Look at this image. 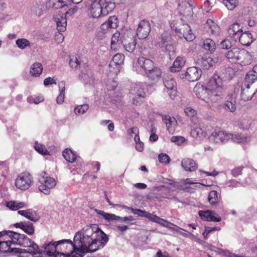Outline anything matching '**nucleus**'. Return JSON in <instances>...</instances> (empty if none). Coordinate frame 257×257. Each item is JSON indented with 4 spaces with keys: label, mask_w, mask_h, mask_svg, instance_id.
Returning <instances> with one entry per match:
<instances>
[{
    "label": "nucleus",
    "mask_w": 257,
    "mask_h": 257,
    "mask_svg": "<svg viewBox=\"0 0 257 257\" xmlns=\"http://www.w3.org/2000/svg\"><path fill=\"white\" fill-rule=\"evenodd\" d=\"M47 10V7L44 1H36L33 3L31 11L34 15L40 17L43 15Z\"/></svg>",
    "instance_id": "nucleus-18"
},
{
    "label": "nucleus",
    "mask_w": 257,
    "mask_h": 257,
    "mask_svg": "<svg viewBox=\"0 0 257 257\" xmlns=\"http://www.w3.org/2000/svg\"><path fill=\"white\" fill-rule=\"evenodd\" d=\"M35 149L40 154L43 155H49V152L46 149L45 146L38 142H36L34 146Z\"/></svg>",
    "instance_id": "nucleus-49"
},
{
    "label": "nucleus",
    "mask_w": 257,
    "mask_h": 257,
    "mask_svg": "<svg viewBox=\"0 0 257 257\" xmlns=\"http://www.w3.org/2000/svg\"><path fill=\"white\" fill-rule=\"evenodd\" d=\"M184 112L189 117H192L196 114V111L191 107H186L184 108Z\"/></svg>",
    "instance_id": "nucleus-59"
},
{
    "label": "nucleus",
    "mask_w": 257,
    "mask_h": 257,
    "mask_svg": "<svg viewBox=\"0 0 257 257\" xmlns=\"http://www.w3.org/2000/svg\"><path fill=\"white\" fill-rule=\"evenodd\" d=\"M252 84L251 83H246V80H245L244 86H242L241 89V97L242 100L244 101L250 100L255 94V92H257V89L254 91H250V84Z\"/></svg>",
    "instance_id": "nucleus-24"
},
{
    "label": "nucleus",
    "mask_w": 257,
    "mask_h": 257,
    "mask_svg": "<svg viewBox=\"0 0 257 257\" xmlns=\"http://www.w3.org/2000/svg\"><path fill=\"white\" fill-rule=\"evenodd\" d=\"M124 56L123 54L118 53L115 54L109 64L110 71L116 73L119 70V66L123 64Z\"/></svg>",
    "instance_id": "nucleus-16"
},
{
    "label": "nucleus",
    "mask_w": 257,
    "mask_h": 257,
    "mask_svg": "<svg viewBox=\"0 0 257 257\" xmlns=\"http://www.w3.org/2000/svg\"><path fill=\"white\" fill-rule=\"evenodd\" d=\"M111 29H115L118 25V20L115 16L109 17L108 20L106 21Z\"/></svg>",
    "instance_id": "nucleus-53"
},
{
    "label": "nucleus",
    "mask_w": 257,
    "mask_h": 257,
    "mask_svg": "<svg viewBox=\"0 0 257 257\" xmlns=\"http://www.w3.org/2000/svg\"><path fill=\"white\" fill-rule=\"evenodd\" d=\"M206 133L200 127H196L191 132V136L196 139H202L205 137Z\"/></svg>",
    "instance_id": "nucleus-42"
},
{
    "label": "nucleus",
    "mask_w": 257,
    "mask_h": 257,
    "mask_svg": "<svg viewBox=\"0 0 257 257\" xmlns=\"http://www.w3.org/2000/svg\"><path fill=\"white\" fill-rule=\"evenodd\" d=\"M14 226L19 228L29 235H33L35 232L34 225L30 221H21L15 223Z\"/></svg>",
    "instance_id": "nucleus-23"
},
{
    "label": "nucleus",
    "mask_w": 257,
    "mask_h": 257,
    "mask_svg": "<svg viewBox=\"0 0 257 257\" xmlns=\"http://www.w3.org/2000/svg\"><path fill=\"white\" fill-rule=\"evenodd\" d=\"M97 214L101 216L104 219L107 221L111 220H120L121 222H127L128 221H134V217L132 215L121 217L119 216H116L114 214H110L108 213H106L103 211L100 210H95Z\"/></svg>",
    "instance_id": "nucleus-12"
},
{
    "label": "nucleus",
    "mask_w": 257,
    "mask_h": 257,
    "mask_svg": "<svg viewBox=\"0 0 257 257\" xmlns=\"http://www.w3.org/2000/svg\"><path fill=\"white\" fill-rule=\"evenodd\" d=\"M242 31V26L241 25L238 23H234L229 27L228 34L229 37L236 42Z\"/></svg>",
    "instance_id": "nucleus-22"
},
{
    "label": "nucleus",
    "mask_w": 257,
    "mask_h": 257,
    "mask_svg": "<svg viewBox=\"0 0 257 257\" xmlns=\"http://www.w3.org/2000/svg\"><path fill=\"white\" fill-rule=\"evenodd\" d=\"M154 67V63L152 60L144 57H141L136 63H134L133 70L138 74L146 75Z\"/></svg>",
    "instance_id": "nucleus-5"
},
{
    "label": "nucleus",
    "mask_w": 257,
    "mask_h": 257,
    "mask_svg": "<svg viewBox=\"0 0 257 257\" xmlns=\"http://www.w3.org/2000/svg\"><path fill=\"white\" fill-rule=\"evenodd\" d=\"M185 59L183 57H177L174 61L173 65L170 67L171 72H178L184 66Z\"/></svg>",
    "instance_id": "nucleus-35"
},
{
    "label": "nucleus",
    "mask_w": 257,
    "mask_h": 257,
    "mask_svg": "<svg viewBox=\"0 0 257 257\" xmlns=\"http://www.w3.org/2000/svg\"><path fill=\"white\" fill-rule=\"evenodd\" d=\"M153 222L157 223L164 227L169 228L171 230H172V228H173V227H171V226L172 225L174 226V225H175L168 220L160 218L157 215H156Z\"/></svg>",
    "instance_id": "nucleus-45"
},
{
    "label": "nucleus",
    "mask_w": 257,
    "mask_h": 257,
    "mask_svg": "<svg viewBox=\"0 0 257 257\" xmlns=\"http://www.w3.org/2000/svg\"><path fill=\"white\" fill-rule=\"evenodd\" d=\"M171 141L178 146H181L183 144H186L187 140L182 136H173L171 138Z\"/></svg>",
    "instance_id": "nucleus-51"
},
{
    "label": "nucleus",
    "mask_w": 257,
    "mask_h": 257,
    "mask_svg": "<svg viewBox=\"0 0 257 257\" xmlns=\"http://www.w3.org/2000/svg\"><path fill=\"white\" fill-rule=\"evenodd\" d=\"M145 94L144 89L142 84H132L130 93V99L133 104L140 105L143 102Z\"/></svg>",
    "instance_id": "nucleus-7"
},
{
    "label": "nucleus",
    "mask_w": 257,
    "mask_h": 257,
    "mask_svg": "<svg viewBox=\"0 0 257 257\" xmlns=\"http://www.w3.org/2000/svg\"><path fill=\"white\" fill-rule=\"evenodd\" d=\"M69 65L72 68H77L80 65L78 58L74 56H71L69 60Z\"/></svg>",
    "instance_id": "nucleus-58"
},
{
    "label": "nucleus",
    "mask_w": 257,
    "mask_h": 257,
    "mask_svg": "<svg viewBox=\"0 0 257 257\" xmlns=\"http://www.w3.org/2000/svg\"><path fill=\"white\" fill-rule=\"evenodd\" d=\"M43 67L41 63L36 62L33 64L30 70V74L33 77H38L42 73Z\"/></svg>",
    "instance_id": "nucleus-37"
},
{
    "label": "nucleus",
    "mask_w": 257,
    "mask_h": 257,
    "mask_svg": "<svg viewBox=\"0 0 257 257\" xmlns=\"http://www.w3.org/2000/svg\"><path fill=\"white\" fill-rule=\"evenodd\" d=\"M106 86L108 91H113L116 88L117 83L114 79H110L107 81Z\"/></svg>",
    "instance_id": "nucleus-56"
},
{
    "label": "nucleus",
    "mask_w": 257,
    "mask_h": 257,
    "mask_svg": "<svg viewBox=\"0 0 257 257\" xmlns=\"http://www.w3.org/2000/svg\"><path fill=\"white\" fill-rule=\"evenodd\" d=\"M162 120L166 124L167 128L170 134H173L175 131V126L176 124V121L174 117H171L168 115L162 116Z\"/></svg>",
    "instance_id": "nucleus-29"
},
{
    "label": "nucleus",
    "mask_w": 257,
    "mask_h": 257,
    "mask_svg": "<svg viewBox=\"0 0 257 257\" xmlns=\"http://www.w3.org/2000/svg\"><path fill=\"white\" fill-rule=\"evenodd\" d=\"M202 74V71L197 67H189L185 73V78L189 81L194 82L199 79Z\"/></svg>",
    "instance_id": "nucleus-15"
},
{
    "label": "nucleus",
    "mask_w": 257,
    "mask_h": 257,
    "mask_svg": "<svg viewBox=\"0 0 257 257\" xmlns=\"http://www.w3.org/2000/svg\"><path fill=\"white\" fill-rule=\"evenodd\" d=\"M18 213L34 222L37 221L39 218L36 212L32 209L20 210L18 211Z\"/></svg>",
    "instance_id": "nucleus-33"
},
{
    "label": "nucleus",
    "mask_w": 257,
    "mask_h": 257,
    "mask_svg": "<svg viewBox=\"0 0 257 257\" xmlns=\"http://www.w3.org/2000/svg\"><path fill=\"white\" fill-rule=\"evenodd\" d=\"M246 83H253L257 80V64L255 65L252 70L249 71L245 76Z\"/></svg>",
    "instance_id": "nucleus-39"
},
{
    "label": "nucleus",
    "mask_w": 257,
    "mask_h": 257,
    "mask_svg": "<svg viewBox=\"0 0 257 257\" xmlns=\"http://www.w3.org/2000/svg\"><path fill=\"white\" fill-rule=\"evenodd\" d=\"M151 31V26L149 21L143 20L138 25L137 35L140 39L146 38Z\"/></svg>",
    "instance_id": "nucleus-13"
},
{
    "label": "nucleus",
    "mask_w": 257,
    "mask_h": 257,
    "mask_svg": "<svg viewBox=\"0 0 257 257\" xmlns=\"http://www.w3.org/2000/svg\"><path fill=\"white\" fill-rule=\"evenodd\" d=\"M203 47L204 49L212 53L215 50L216 46L213 40L208 38L203 41Z\"/></svg>",
    "instance_id": "nucleus-40"
},
{
    "label": "nucleus",
    "mask_w": 257,
    "mask_h": 257,
    "mask_svg": "<svg viewBox=\"0 0 257 257\" xmlns=\"http://www.w3.org/2000/svg\"><path fill=\"white\" fill-rule=\"evenodd\" d=\"M175 30L179 37L184 38L187 41H192L195 38L192 33L190 26L188 24H183L179 28H176Z\"/></svg>",
    "instance_id": "nucleus-10"
},
{
    "label": "nucleus",
    "mask_w": 257,
    "mask_h": 257,
    "mask_svg": "<svg viewBox=\"0 0 257 257\" xmlns=\"http://www.w3.org/2000/svg\"><path fill=\"white\" fill-rule=\"evenodd\" d=\"M120 33L118 32H116L112 36L111 40V48L115 51L118 50L121 46L123 39L119 38Z\"/></svg>",
    "instance_id": "nucleus-31"
},
{
    "label": "nucleus",
    "mask_w": 257,
    "mask_h": 257,
    "mask_svg": "<svg viewBox=\"0 0 257 257\" xmlns=\"http://www.w3.org/2000/svg\"><path fill=\"white\" fill-rule=\"evenodd\" d=\"M121 46L126 51L132 53L136 48V42L133 37L123 38V42Z\"/></svg>",
    "instance_id": "nucleus-28"
},
{
    "label": "nucleus",
    "mask_w": 257,
    "mask_h": 257,
    "mask_svg": "<svg viewBox=\"0 0 257 257\" xmlns=\"http://www.w3.org/2000/svg\"><path fill=\"white\" fill-rule=\"evenodd\" d=\"M225 88L222 79L217 75H214L208 81L206 85L200 83L194 87V92L200 99L209 105L221 100L224 95Z\"/></svg>",
    "instance_id": "nucleus-2"
},
{
    "label": "nucleus",
    "mask_w": 257,
    "mask_h": 257,
    "mask_svg": "<svg viewBox=\"0 0 257 257\" xmlns=\"http://www.w3.org/2000/svg\"><path fill=\"white\" fill-rule=\"evenodd\" d=\"M18 47L22 50L25 49L27 47L30 46V42L29 40L25 38L18 39L16 42Z\"/></svg>",
    "instance_id": "nucleus-50"
},
{
    "label": "nucleus",
    "mask_w": 257,
    "mask_h": 257,
    "mask_svg": "<svg viewBox=\"0 0 257 257\" xmlns=\"http://www.w3.org/2000/svg\"><path fill=\"white\" fill-rule=\"evenodd\" d=\"M111 29H115L118 25V20L115 16L109 17L108 20L106 21Z\"/></svg>",
    "instance_id": "nucleus-54"
},
{
    "label": "nucleus",
    "mask_w": 257,
    "mask_h": 257,
    "mask_svg": "<svg viewBox=\"0 0 257 257\" xmlns=\"http://www.w3.org/2000/svg\"><path fill=\"white\" fill-rule=\"evenodd\" d=\"M221 48L223 49H229L231 47V43L228 39H224L221 43Z\"/></svg>",
    "instance_id": "nucleus-61"
},
{
    "label": "nucleus",
    "mask_w": 257,
    "mask_h": 257,
    "mask_svg": "<svg viewBox=\"0 0 257 257\" xmlns=\"http://www.w3.org/2000/svg\"><path fill=\"white\" fill-rule=\"evenodd\" d=\"M228 133L218 131H214L209 137V140L213 143H219L220 142L225 143L228 142Z\"/></svg>",
    "instance_id": "nucleus-14"
},
{
    "label": "nucleus",
    "mask_w": 257,
    "mask_h": 257,
    "mask_svg": "<svg viewBox=\"0 0 257 257\" xmlns=\"http://www.w3.org/2000/svg\"><path fill=\"white\" fill-rule=\"evenodd\" d=\"M187 4L188 6L186 7V9L181 13V14L184 17L188 19L192 16L193 9L189 4L187 3Z\"/></svg>",
    "instance_id": "nucleus-55"
},
{
    "label": "nucleus",
    "mask_w": 257,
    "mask_h": 257,
    "mask_svg": "<svg viewBox=\"0 0 257 257\" xmlns=\"http://www.w3.org/2000/svg\"><path fill=\"white\" fill-rule=\"evenodd\" d=\"M161 70L159 68L154 66L146 75L151 79L157 80L161 77Z\"/></svg>",
    "instance_id": "nucleus-38"
},
{
    "label": "nucleus",
    "mask_w": 257,
    "mask_h": 257,
    "mask_svg": "<svg viewBox=\"0 0 257 257\" xmlns=\"http://www.w3.org/2000/svg\"><path fill=\"white\" fill-rule=\"evenodd\" d=\"M65 83L63 81L60 82L58 84L60 94L56 98V102L59 104H62L64 100L65 90Z\"/></svg>",
    "instance_id": "nucleus-41"
},
{
    "label": "nucleus",
    "mask_w": 257,
    "mask_h": 257,
    "mask_svg": "<svg viewBox=\"0 0 257 257\" xmlns=\"http://www.w3.org/2000/svg\"><path fill=\"white\" fill-rule=\"evenodd\" d=\"M176 45V41L167 31L164 32L161 35L159 41V46L163 51L174 52Z\"/></svg>",
    "instance_id": "nucleus-8"
},
{
    "label": "nucleus",
    "mask_w": 257,
    "mask_h": 257,
    "mask_svg": "<svg viewBox=\"0 0 257 257\" xmlns=\"http://www.w3.org/2000/svg\"><path fill=\"white\" fill-rule=\"evenodd\" d=\"M87 14L89 18L100 19L111 13L115 8L113 0H89L85 4Z\"/></svg>",
    "instance_id": "nucleus-3"
},
{
    "label": "nucleus",
    "mask_w": 257,
    "mask_h": 257,
    "mask_svg": "<svg viewBox=\"0 0 257 257\" xmlns=\"http://www.w3.org/2000/svg\"><path fill=\"white\" fill-rule=\"evenodd\" d=\"M252 122V120L249 118H245L241 119L239 123V127L243 130H248L250 128Z\"/></svg>",
    "instance_id": "nucleus-48"
},
{
    "label": "nucleus",
    "mask_w": 257,
    "mask_h": 257,
    "mask_svg": "<svg viewBox=\"0 0 257 257\" xmlns=\"http://www.w3.org/2000/svg\"><path fill=\"white\" fill-rule=\"evenodd\" d=\"M220 199L216 191H211L209 194L208 200L211 205L217 204Z\"/></svg>",
    "instance_id": "nucleus-46"
},
{
    "label": "nucleus",
    "mask_w": 257,
    "mask_h": 257,
    "mask_svg": "<svg viewBox=\"0 0 257 257\" xmlns=\"http://www.w3.org/2000/svg\"><path fill=\"white\" fill-rule=\"evenodd\" d=\"M240 48L235 47L224 53L226 58L230 62L236 63L240 51Z\"/></svg>",
    "instance_id": "nucleus-26"
},
{
    "label": "nucleus",
    "mask_w": 257,
    "mask_h": 257,
    "mask_svg": "<svg viewBox=\"0 0 257 257\" xmlns=\"http://www.w3.org/2000/svg\"><path fill=\"white\" fill-rule=\"evenodd\" d=\"M56 84V80L54 77L52 78L50 77H49L44 80V85L45 86H48L50 84Z\"/></svg>",
    "instance_id": "nucleus-62"
},
{
    "label": "nucleus",
    "mask_w": 257,
    "mask_h": 257,
    "mask_svg": "<svg viewBox=\"0 0 257 257\" xmlns=\"http://www.w3.org/2000/svg\"><path fill=\"white\" fill-rule=\"evenodd\" d=\"M158 159L160 163L165 164H169L170 161V159L169 156L166 154H160L158 156Z\"/></svg>",
    "instance_id": "nucleus-57"
},
{
    "label": "nucleus",
    "mask_w": 257,
    "mask_h": 257,
    "mask_svg": "<svg viewBox=\"0 0 257 257\" xmlns=\"http://www.w3.org/2000/svg\"><path fill=\"white\" fill-rule=\"evenodd\" d=\"M201 219L208 221L219 222L221 220V217L214 211L212 210H200L198 213Z\"/></svg>",
    "instance_id": "nucleus-17"
},
{
    "label": "nucleus",
    "mask_w": 257,
    "mask_h": 257,
    "mask_svg": "<svg viewBox=\"0 0 257 257\" xmlns=\"http://www.w3.org/2000/svg\"><path fill=\"white\" fill-rule=\"evenodd\" d=\"M89 105L84 104L76 106L74 108V113L76 115H80L84 114L88 109Z\"/></svg>",
    "instance_id": "nucleus-47"
},
{
    "label": "nucleus",
    "mask_w": 257,
    "mask_h": 257,
    "mask_svg": "<svg viewBox=\"0 0 257 257\" xmlns=\"http://www.w3.org/2000/svg\"><path fill=\"white\" fill-rule=\"evenodd\" d=\"M7 206L11 210H17L20 208L26 206V204L23 202L16 201H10L7 203Z\"/></svg>",
    "instance_id": "nucleus-44"
},
{
    "label": "nucleus",
    "mask_w": 257,
    "mask_h": 257,
    "mask_svg": "<svg viewBox=\"0 0 257 257\" xmlns=\"http://www.w3.org/2000/svg\"><path fill=\"white\" fill-rule=\"evenodd\" d=\"M250 140V138L244 134L228 133V141L231 140L232 142L240 144L247 143L249 142Z\"/></svg>",
    "instance_id": "nucleus-25"
},
{
    "label": "nucleus",
    "mask_w": 257,
    "mask_h": 257,
    "mask_svg": "<svg viewBox=\"0 0 257 257\" xmlns=\"http://www.w3.org/2000/svg\"><path fill=\"white\" fill-rule=\"evenodd\" d=\"M33 182L32 175L28 172H23L19 174L15 180L16 187L21 190H27Z\"/></svg>",
    "instance_id": "nucleus-9"
},
{
    "label": "nucleus",
    "mask_w": 257,
    "mask_h": 257,
    "mask_svg": "<svg viewBox=\"0 0 257 257\" xmlns=\"http://www.w3.org/2000/svg\"><path fill=\"white\" fill-rule=\"evenodd\" d=\"M223 4L229 10H233L237 4L236 0H223Z\"/></svg>",
    "instance_id": "nucleus-52"
},
{
    "label": "nucleus",
    "mask_w": 257,
    "mask_h": 257,
    "mask_svg": "<svg viewBox=\"0 0 257 257\" xmlns=\"http://www.w3.org/2000/svg\"><path fill=\"white\" fill-rule=\"evenodd\" d=\"M243 168V166H239L234 168L231 170V174L235 177H237L238 175H241Z\"/></svg>",
    "instance_id": "nucleus-60"
},
{
    "label": "nucleus",
    "mask_w": 257,
    "mask_h": 257,
    "mask_svg": "<svg viewBox=\"0 0 257 257\" xmlns=\"http://www.w3.org/2000/svg\"><path fill=\"white\" fill-rule=\"evenodd\" d=\"M207 32L211 35H217L219 33V27L211 19H208L205 24Z\"/></svg>",
    "instance_id": "nucleus-34"
},
{
    "label": "nucleus",
    "mask_w": 257,
    "mask_h": 257,
    "mask_svg": "<svg viewBox=\"0 0 257 257\" xmlns=\"http://www.w3.org/2000/svg\"><path fill=\"white\" fill-rule=\"evenodd\" d=\"M39 182L40 183L38 188L39 191L46 195L50 194L51 190L56 185V180L49 176L45 172L41 173Z\"/></svg>",
    "instance_id": "nucleus-6"
},
{
    "label": "nucleus",
    "mask_w": 257,
    "mask_h": 257,
    "mask_svg": "<svg viewBox=\"0 0 257 257\" xmlns=\"http://www.w3.org/2000/svg\"><path fill=\"white\" fill-rule=\"evenodd\" d=\"M63 156L69 162L72 163L76 159V154L70 149H66L63 152Z\"/></svg>",
    "instance_id": "nucleus-43"
},
{
    "label": "nucleus",
    "mask_w": 257,
    "mask_h": 257,
    "mask_svg": "<svg viewBox=\"0 0 257 257\" xmlns=\"http://www.w3.org/2000/svg\"><path fill=\"white\" fill-rule=\"evenodd\" d=\"M236 95L235 93L229 94L227 100L221 106L225 110L234 112L236 109Z\"/></svg>",
    "instance_id": "nucleus-20"
},
{
    "label": "nucleus",
    "mask_w": 257,
    "mask_h": 257,
    "mask_svg": "<svg viewBox=\"0 0 257 257\" xmlns=\"http://www.w3.org/2000/svg\"><path fill=\"white\" fill-rule=\"evenodd\" d=\"M237 41L242 45L249 46L254 41L251 33L244 32L241 33Z\"/></svg>",
    "instance_id": "nucleus-27"
},
{
    "label": "nucleus",
    "mask_w": 257,
    "mask_h": 257,
    "mask_svg": "<svg viewBox=\"0 0 257 257\" xmlns=\"http://www.w3.org/2000/svg\"><path fill=\"white\" fill-rule=\"evenodd\" d=\"M181 166L186 171L193 172L197 168L196 162L190 158L183 159L181 162Z\"/></svg>",
    "instance_id": "nucleus-30"
},
{
    "label": "nucleus",
    "mask_w": 257,
    "mask_h": 257,
    "mask_svg": "<svg viewBox=\"0 0 257 257\" xmlns=\"http://www.w3.org/2000/svg\"><path fill=\"white\" fill-rule=\"evenodd\" d=\"M15 234L25 235L10 230L0 232V251L17 253L18 257H20V254L27 249V247L19 243L17 240L18 238L16 237Z\"/></svg>",
    "instance_id": "nucleus-4"
},
{
    "label": "nucleus",
    "mask_w": 257,
    "mask_h": 257,
    "mask_svg": "<svg viewBox=\"0 0 257 257\" xmlns=\"http://www.w3.org/2000/svg\"><path fill=\"white\" fill-rule=\"evenodd\" d=\"M131 211L132 213L134 214L137 215L139 216L140 217H145L148 219H149L150 220L153 221L155 216L156 215H154L153 214H151L150 213H149L145 210H143L139 209H136L133 208L132 209H131Z\"/></svg>",
    "instance_id": "nucleus-36"
},
{
    "label": "nucleus",
    "mask_w": 257,
    "mask_h": 257,
    "mask_svg": "<svg viewBox=\"0 0 257 257\" xmlns=\"http://www.w3.org/2000/svg\"><path fill=\"white\" fill-rule=\"evenodd\" d=\"M164 84L171 98H174L177 95V84L174 78L170 75L167 76L164 78Z\"/></svg>",
    "instance_id": "nucleus-11"
},
{
    "label": "nucleus",
    "mask_w": 257,
    "mask_h": 257,
    "mask_svg": "<svg viewBox=\"0 0 257 257\" xmlns=\"http://www.w3.org/2000/svg\"><path fill=\"white\" fill-rule=\"evenodd\" d=\"M100 28L104 33H106L111 29L106 22H105L101 25Z\"/></svg>",
    "instance_id": "nucleus-64"
},
{
    "label": "nucleus",
    "mask_w": 257,
    "mask_h": 257,
    "mask_svg": "<svg viewBox=\"0 0 257 257\" xmlns=\"http://www.w3.org/2000/svg\"><path fill=\"white\" fill-rule=\"evenodd\" d=\"M217 61V58L214 56H212L211 54H206L201 58L200 64L203 69L207 70L216 63Z\"/></svg>",
    "instance_id": "nucleus-19"
},
{
    "label": "nucleus",
    "mask_w": 257,
    "mask_h": 257,
    "mask_svg": "<svg viewBox=\"0 0 257 257\" xmlns=\"http://www.w3.org/2000/svg\"><path fill=\"white\" fill-rule=\"evenodd\" d=\"M128 228V227L127 225H117L114 227V230L117 232H123Z\"/></svg>",
    "instance_id": "nucleus-63"
},
{
    "label": "nucleus",
    "mask_w": 257,
    "mask_h": 257,
    "mask_svg": "<svg viewBox=\"0 0 257 257\" xmlns=\"http://www.w3.org/2000/svg\"><path fill=\"white\" fill-rule=\"evenodd\" d=\"M239 56L236 63L241 65H247L250 64L252 61L251 54L243 49H240Z\"/></svg>",
    "instance_id": "nucleus-21"
},
{
    "label": "nucleus",
    "mask_w": 257,
    "mask_h": 257,
    "mask_svg": "<svg viewBox=\"0 0 257 257\" xmlns=\"http://www.w3.org/2000/svg\"><path fill=\"white\" fill-rule=\"evenodd\" d=\"M57 30L59 32H64L66 30L67 20L65 16L61 15L55 16Z\"/></svg>",
    "instance_id": "nucleus-32"
},
{
    "label": "nucleus",
    "mask_w": 257,
    "mask_h": 257,
    "mask_svg": "<svg viewBox=\"0 0 257 257\" xmlns=\"http://www.w3.org/2000/svg\"><path fill=\"white\" fill-rule=\"evenodd\" d=\"M19 243L27 247L20 257H82V253L94 252L108 241L107 235L94 225H87L78 231L73 242L70 239L46 242L40 247L26 235L15 234Z\"/></svg>",
    "instance_id": "nucleus-1"
}]
</instances>
